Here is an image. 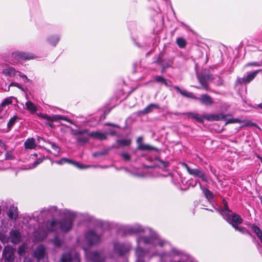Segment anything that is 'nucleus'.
<instances>
[{"instance_id":"27","label":"nucleus","mask_w":262,"mask_h":262,"mask_svg":"<svg viewBox=\"0 0 262 262\" xmlns=\"http://www.w3.org/2000/svg\"><path fill=\"white\" fill-rule=\"evenodd\" d=\"M41 117L48 121L54 122L60 120V115H55L52 116H50L47 114H43L41 115Z\"/></svg>"},{"instance_id":"30","label":"nucleus","mask_w":262,"mask_h":262,"mask_svg":"<svg viewBox=\"0 0 262 262\" xmlns=\"http://www.w3.org/2000/svg\"><path fill=\"white\" fill-rule=\"evenodd\" d=\"M72 257L70 253L63 254L61 258L60 262H72Z\"/></svg>"},{"instance_id":"24","label":"nucleus","mask_w":262,"mask_h":262,"mask_svg":"<svg viewBox=\"0 0 262 262\" xmlns=\"http://www.w3.org/2000/svg\"><path fill=\"white\" fill-rule=\"evenodd\" d=\"M159 108L158 105L151 103L147 106L143 110L140 112L141 114H146L151 112L154 108Z\"/></svg>"},{"instance_id":"26","label":"nucleus","mask_w":262,"mask_h":262,"mask_svg":"<svg viewBox=\"0 0 262 262\" xmlns=\"http://www.w3.org/2000/svg\"><path fill=\"white\" fill-rule=\"evenodd\" d=\"M24 145L26 149H34L36 147L35 140L33 138L27 139L25 142Z\"/></svg>"},{"instance_id":"60","label":"nucleus","mask_w":262,"mask_h":262,"mask_svg":"<svg viewBox=\"0 0 262 262\" xmlns=\"http://www.w3.org/2000/svg\"><path fill=\"white\" fill-rule=\"evenodd\" d=\"M167 67H168V66H163V69H162V72H164L165 69L166 68H167Z\"/></svg>"},{"instance_id":"37","label":"nucleus","mask_w":262,"mask_h":262,"mask_svg":"<svg viewBox=\"0 0 262 262\" xmlns=\"http://www.w3.org/2000/svg\"><path fill=\"white\" fill-rule=\"evenodd\" d=\"M251 228L258 237L261 236L262 231L258 226L253 225Z\"/></svg>"},{"instance_id":"36","label":"nucleus","mask_w":262,"mask_h":262,"mask_svg":"<svg viewBox=\"0 0 262 262\" xmlns=\"http://www.w3.org/2000/svg\"><path fill=\"white\" fill-rule=\"evenodd\" d=\"M203 193L208 200L213 198V194L207 188L202 189Z\"/></svg>"},{"instance_id":"53","label":"nucleus","mask_w":262,"mask_h":262,"mask_svg":"<svg viewBox=\"0 0 262 262\" xmlns=\"http://www.w3.org/2000/svg\"><path fill=\"white\" fill-rule=\"evenodd\" d=\"M160 162L161 164L164 167H166L169 165L168 162L167 161H160Z\"/></svg>"},{"instance_id":"14","label":"nucleus","mask_w":262,"mask_h":262,"mask_svg":"<svg viewBox=\"0 0 262 262\" xmlns=\"http://www.w3.org/2000/svg\"><path fill=\"white\" fill-rule=\"evenodd\" d=\"M56 163L58 164H60V165H62L64 163H68L70 164H72L74 166H75L78 168H80V169L86 168L90 167V166H84L83 165H81L79 163L76 162V161H72V160H71L69 159L66 158H62L60 160L56 161Z\"/></svg>"},{"instance_id":"32","label":"nucleus","mask_w":262,"mask_h":262,"mask_svg":"<svg viewBox=\"0 0 262 262\" xmlns=\"http://www.w3.org/2000/svg\"><path fill=\"white\" fill-rule=\"evenodd\" d=\"M59 40V37L58 36H52L48 39L49 42L53 46H55Z\"/></svg>"},{"instance_id":"31","label":"nucleus","mask_w":262,"mask_h":262,"mask_svg":"<svg viewBox=\"0 0 262 262\" xmlns=\"http://www.w3.org/2000/svg\"><path fill=\"white\" fill-rule=\"evenodd\" d=\"M236 230L242 233L243 234H247L249 235H251L250 233L244 227L241 226H238V225H234L233 227Z\"/></svg>"},{"instance_id":"18","label":"nucleus","mask_w":262,"mask_h":262,"mask_svg":"<svg viewBox=\"0 0 262 262\" xmlns=\"http://www.w3.org/2000/svg\"><path fill=\"white\" fill-rule=\"evenodd\" d=\"M173 88L177 90L178 92H179L183 96L188 98H192L194 99H198V97L194 96L193 94L191 92H187L184 90H181L178 86H173Z\"/></svg>"},{"instance_id":"8","label":"nucleus","mask_w":262,"mask_h":262,"mask_svg":"<svg viewBox=\"0 0 262 262\" xmlns=\"http://www.w3.org/2000/svg\"><path fill=\"white\" fill-rule=\"evenodd\" d=\"M85 239L91 245L97 244L100 241V235L96 234L93 230H90L85 235Z\"/></svg>"},{"instance_id":"50","label":"nucleus","mask_w":262,"mask_h":262,"mask_svg":"<svg viewBox=\"0 0 262 262\" xmlns=\"http://www.w3.org/2000/svg\"><path fill=\"white\" fill-rule=\"evenodd\" d=\"M16 86V87L18 88V89L23 90V89L22 88L21 86L17 82H12L10 84L9 86Z\"/></svg>"},{"instance_id":"9","label":"nucleus","mask_w":262,"mask_h":262,"mask_svg":"<svg viewBox=\"0 0 262 262\" xmlns=\"http://www.w3.org/2000/svg\"><path fill=\"white\" fill-rule=\"evenodd\" d=\"M12 57L18 61L24 60H30L35 58V56L32 53L21 52L13 53Z\"/></svg>"},{"instance_id":"45","label":"nucleus","mask_w":262,"mask_h":262,"mask_svg":"<svg viewBox=\"0 0 262 262\" xmlns=\"http://www.w3.org/2000/svg\"><path fill=\"white\" fill-rule=\"evenodd\" d=\"M246 67L248 66H254V67H260L262 66V60L260 62H249L246 65Z\"/></svg>"},{"instance_id":"5","label":"nucleus","mask_w":262,"mask_h":262,"mask_svg":"<svg viewBox=\"0 0 262 262\" xmlns=\"http://www.w3.org/2000/svg\"><path fill=\"white\" fill-rule=\"evenodd\" d=\"M58 213V210L56 207L55 206H51L47 208L42 209L40 212V215L38 216L37 215H35V213L33 214L34 217L37 218L38 221L39 220V217H43L45 216H55V215Z\"/></svg>"},{"instance_id":"4","label":"nucleus","mask_w":262,"mask_h":262,"mask_svg":"<svg viewBox=\"0 0 262 262\" xmlns=\"http://www.w3.org/2000/svg\"><path fill=\"white\" fill-rule=\"evenodd\" d=\"M223 216L230 224L232 225V227L234 225L241 224L243 222L242 217L239 215L232 212L231 211Z\"/></svg>"},{"instance_id":"29","label":"nucleus","mask_w":262,"mask_h":262,"mask_svg":"<svg viewBox=\"0 0 262 262\" xmlns=\"http://www.w3.org/2000/svg\"><path fill=\"white\" fill-rule=\"evenodd\" d=\"M117 142L118 144V146L117 147H119V146H129L132 140L131 139H120L118 140L117 141Z\"/></svg>"},{"instance_id":"7","label":"nucleus","mask_w":262,"mask_h":262,"mask_svg":"<svg viewBox=\"0 0 262 262\" xmlns=\"http://www.w3.org/2000/svg\"><path fill=\"white\" fill-rule=\"evenodd\" d=\"M141 232L151 233L150 229H144L139 225H135L132 226H128L125 228V234H139Z\"/></svg>"},{"instance_id":"44","label":"nucleus","mask_w":262,"mask_h":262,"mask_svg":"<svg viewBox=\"0 0 262 262\" xmlns=\"http://www.w3.org/2000/svg\"><path fill=\"white\" fill-rule=\"evenodd\" d=\"M52 242L55 246L59 247L61 245L62 241L56 237L52 240Z\"/></svg>"},{"instance_id":"41","label":"nucleus","mask_w":262,"mask_h":262,"mask_svg":"<svg viewBox=\"0 0 262 262\" xmlns=\"http://www.w3.org/2000/svg\"><path fill=\"white\" fill-rule=\"evenodd\" d=\"M14 159V156L12 155L11 151H7L5 155V158L2 159V161L4 160H12Z\"/></svg>"},{"instance_id":"46","label":"nucleus","mask_w":262,"mask_h":262,"mask_svg":"<svg viewBox=\"0 0 262 262\" xmlns=\"http://www.w3.org/2000/svg\"><path fill=\"white\" fill-rule=\"evenodd\" d=\"M110 150V148H108L107 149H105V150H104V151H101V152H95V153L93 154V156L97 157L98 156H102V155H103L105 154H107Z\"/></svg>"},{"instance_id":"34","label":"nucleus","mask_w":262,"mask_h":262,"mask_svg":"<svg viewBox=\"0 0 262 262\" xmlns=\"http://www.w3.org/2000/svg\"><path fill=\"white\" fill-rule=\"evenodd\" d=\"M12 103V98L9 97V98H6L3 101V102L1 103V104L0 105V109L3 110L4 108V107H6V105L11 104Z\"/></svg>"},{"instance_id":"47","label":"nucleus","mask_w":262,"mask_h":262,"mask_svg":"<svg viewBox=\"0 0 262 262\" xmlns=\"http://www.w3.org/2000/svg\"><path fill=\"white\" fill-rule=\"evenodd\" d=\"M121 156L122 157L123 159L126 161H129L130 160V155L125 152H122L121 154Z\"/></svg>"},{"instance_id":"61","label":"nucleus","mask_w":262,"mask_h":262,"mask_svg":"<svg viewBox=\"0 0 262 262\" xmlns=\"http://www.w3.org/2000/svg\"><path fill=\"white\" fill-rule=\"evenodd\" d=\"M260 241V242L262 243V235L261 236L258 237Z\"/></svg>"},{"instance_id":"3","label":"nucleus","mask_w":262,"mask_h":262,"mask_svg":"<svg viewBox=\"0 0 262 262\" xmlns=\"http://www.w3.org/2000/svg\"><path fill=\"white\" fill-rule=\"evenodd\" d=\"M16 255V249L10 245L4 247L2 254V258L4 262H14Z\"/></svg>"},{"instance_id":"40","label":"nucleus","mask_w":262,"mask_h":262,"mask_svg":"<svg viewBox=\"0 0 262 262\" xmlns=\"http://www.w3.org/2000/svg\"><path fill=\"white\" fill-rule=\"evenodd\" d=\"M17 119V116H14L13 117H12L9 120V121L7 124V126L9 128H11L13 125V124L16 121Z\"/></svg>"},{"instance_id":"57","label":"nucleus","mask_w":262,"mask_h":262,"mask_svg":"<svg viewBox=\"0 0 262 262\" xmlns=\"http://www.w3.org/2000/svg\"><path fill=\"white\" fill-rule=\"evenodd\" d=\"M60 120H63L69 122H71L70 120L68 119L65 116L62 115H60Z\"/></svg>"},{"instance_id":"13","label":"nucleus","mask_w":262,"mask_h":262,"mask_svg":"<svg viewBox=\"0 0 262 262\" xmlns=\"http://www.w3.org/2000/svg\"><path fill=\"white\" fill-rule=\"evenodd\" d=\"M9 238L12 243L17 244L20 242L21 236L19 231L17 230H12L10 232Z\"/></svg>"},{"instance_id":"17","label":"nucleus","mask_w":262,"mask_h":262,"mask_svg":"<svg viewBox=\"0 0 262 262\" xmlns=\"http://www.w3.org/2000/svg\"><path fill=\"white\" fill-rule=\"evenodd\" d=\"M198 100L206 106L211 105L213 103L212 98L207 94L202 95Z\"/></svg>"},{"instance_id":"11","label":"nucleus","mask_w":262,"mask_h":262,"mask_svg":"<svg viewBox=\"0 0 262 262\" xmlns=\"http://www.w3.org/2000/svg\"><path fill=\"white\" fill-rule=\"evenodd\" d=\"M130 248L129 245L120 243H115L114 246V252L119 255H122L128 251Z\"/></svg>"},{"instance_id":"43","label":"nucleus","mask_w":262,"mask_h":262,"mask_svg":"<svg viewBox=\"0 0 262 262\" xmlns=\"http://www.w3.org/2000/svg\"><path fill=\"white\" fill-rule=\"evenodd\" d=\"M155 81L158 83H163L165 82V79L161 76H155Z\"/></svg>"},{"instance_id":"6","label":"nucleus","mask_w":262,"mask_h":262,"mask_svg":"<svg viewBox=\"0 0 262 262\" xmlns=\"http://www.w3.org/2000/svg\"><path fill=\"white\" fill-rule=\"evenodd\" d=\"M182 166L185 167L187 172L191 175L193 176L194 177H198L201 178L203 181L206 182L207 181V178L205 175L204 173L201 171L200 169L195 168L192 169L189 167L187 164L183 163H182Z\"/></svg>"},{"instance_id":"15","label":"nucleus","mask_w":262,"mask_h":262,"mask_svg":"<svg viewBox=\"0 0 262 262\" xmlns=\"http://www.w3.org/2000/svg\"><path fill=\"white\" fill-rule=\"evenodd\" d=\"M198 79L202 86V88L205 90H208V82L213 79L211 76L203 75L198 76Z\"/></svg>"},{"instance_id":"25","label":"nucleus","mask_w":262,"mask_h":262,"mask_svg":"<svg viewBox=\"0 0 262 262\" xmlns=\"http://www.w3.org/2000/svg\"><path fill=\"white\" fill-rule=\"evenodd\" d=\"M39 140H42L44 141V139L41 138H38L37 139L38 141H39ZM45 141L46 142L48 143V144H49L50 145H51V147H52V148L53 149V150L54 151V154L55 155H57L58 154V153L60 151V148H59L58 146L56 143H55L54 142H50L49 141H45Z\"/></svg>"},{"instance_id":"64","label":"nucleus","mask_w":262,"mask_h":262,"mask_svg":"<svg viewBox=\"0 0 262 262\" xmlns=\"http://www.w3.org/2000/svg\"><path fill=\"white\" fill-rule=\"evenodd\" d=\"M2 154H3V153H2V152H0V154H1V155H2Z\"/></svg>"},{"instance_id":"62","label":"nucleus","mask_w":262,"mask_h":262,"mask_svg":"<svg viewBox=\"0 0 262 262\" xmlns=\"http://www.w3.org/2000/svg\"><path fill=\"white\" fill-rule=\"evenodd\" d=\"M258 106H259L260 108H262V103H260V104L258 105Z\"/></svg>"},{"instance_id":"21","label":"nucleus","mask_w":262,"mask_h":262,"mask_svg":"<svg viewBox=\"0 0 262 262\" xmlns=\"http://www.w3.org/2000/svg\"><path fill=\"white\" fill-rule=\"evenodd\" d=\"M223 204L224 205V208H216L215 209L216 211L220 212V213L222 215L224 216V215L226 214L229 213V212H231V210L229 209L227 202L226 201L225 199H223L222 201Z\"/></svg>"},{"instance_id":"33","label":"nucleus","mask_w":262,"mask_h":262,"mask_svg":"<svg viewBox=\"0 0 262 262\" xmlns=\"http://www.w3.org/2000/svg\"><path fill=\"white\" fill-rule=\"evenodd\" d=\"M137 149L142 150H155V148L153 147L150 146L147 144H141L140 146H138Z\"/></svg>"},{"instance_id":"12","label":"nucleus","mask_w":262,"mask_h":262,"mask_svg":"<svg viewBox=\"0 0 262 262\" xmlns=\"http://www.w3.org/2000/svg\"><path fill=\"white\" fill-rule=\"evenodd\" d=\"M260 71V70L255 71L253 72L248 74L246 77L243 78H238L237 81L240 83L247 84L250 83L252 80L254 79V78Z\"/></svg>"},{"instance_id":"42","label":"nucleus","mask_w":262,"mask_h":262,"mask_svg":"<svg viewBox=\"0 0 262 262\" xmlns=\"http://www.w3.org/2000/svg\"><path fill=\"white\" fill-rule=\"evenodd\" d=\"M26 247L25 245H22L19 247L17 251V253L19 256H22L25 253Z\"/></svg>"},{"instance_id":"38","label":"nucleus","mask_w":262,"mask_h":262,"mask_svg":"<svg viewBox=\"0 0 262 262\" xmlns=\"http://www.w3.org/2000/svg\"><path fill=\"white\" fill-rule=\"evenodd\" d=\"M77 141L79 143H85L89 141V138L85 136H79L77 138Z\"/></svg>"},{"instance_id":"2","label":"nucleus","mask_w":262,"mask_h":262,"mask_svg":"<svg viewBox=\"0 0 262 262\" xmlns=\"http://www.w3.org/2000/svg\"><path fill=\"white\" fill-rule=\"evenodd\" d=\"M144 244H151L154 246L159 245L162 247L166 245L167 243L161 239L158 235L155 233L151 234L150 237H140L137 240L138 247L136 250V255L137 257V262H144L143 261V257L145 255V252L140 246L142 242Z\"/></svg>"},{"instance_id":"63","label":"nucleus","mask_w":262,"mask_h":262,"mask_svg":"<svg viewBox=\"0 0 262 262\" xmlns=\"http://www.w3.org/2000/svg\"><path fill=\"white\" fill-rule=\"evenodd\" d=\"M196 184H197V182H195V183L194 185V186H193V187H194V186H195Z\"/></svg>"},{"instance_id":"51","label":"nucleus","mask_w":262,"mask_h":262,"mask_svg":"<svg viewBox=\"0 0 262 262\" xmlns=\"http://www.w3.org/2000/svg\"><path fill=\"white\" fill-rule=\"evenodd\" d=\"M73 260H75V262H80L79 255L78 253L75 254Z\"/></svg>"},{"instance_id":"23","label":"nucleus","mask_w":262,"mask_h":262,"mask_svg":"<svg viewBox=\"0 0 262 262\" xmlns=\"http://www.w3.org/2000/svg\"><path fill=\"white\" fill-rule=\"evenodd\" d=\"M187 116L188 118L194 119L200 123H202L204 121V119H205L204 116H201L197 113H189L187 114Z\"/></svg>"},{"instance_id":"10","label":"nucleus","mask_w":262,"mask_h":262,"mask_svg":"<svg viewBox=\"0 0 262 262\" xmlns=\"http://www.w3.org/2000/svg\"><path fill=\"white\" fill-rule=\"evenodd\" d=\"M46 254L47 253L46 247L42 245H40L35 249L33 251V255L38 262L41 259H43Z\"/></svg>"},{"instance_id":"52","label":"nucleus","mask_w":262,"mask_h":262,"mask_svg":"<svg viewBox=\"0 0 262 262\" xmlns=\"http://www.w3.org/2000/svg\"><path fill=\"white\" fill-rule=\"evenodd\" d=\"M19 75L20 77H21L23 79H25L24 81L25 82H26L27 81H30V79L28 78V77L25 75H21L20 74V73H19Z\"/></svg>"},{"instance_id":"19","label":"nucleus","mask_w":262,"mask_h":262,"mask_svg":"<svg viewBox=\"0 0 262 262\" xmlns=\"http://www.w3.org/2000/svg\"><path fill=\"white\" fill-rule=\"evenodd\" d=\"M7 214L10 219L15 221L18 217L17 207L13 206H11L8 210Z\"/></svg>"},{"instance_id":"35","label":"nucleus","mask_w":262,"mask_h":262,"mask_svg":"<svg viewBox=\"0 0 262 262\" xmlns=\"http://www.w3.org/2000/svg\"><path fill=\"white\" fill-rule=\"evenodd\" d=\"M3 73L6 75L14 76L15 73V70L13 68H9L4 69Z\"/></svg>"},{"instance_id":"48","label":"nucleus","mask_w":262,"mask_h":262,"mask_svg":"<svg viewBox=\"0 0 262 262\" xmlns=\"http://www.w3.org/2000/svg\"><path fill=\"white\" fill-rule=\"evenodd\" d=\"M240 122V120L238 119H231L227 121V123H233Z\"/></svg>"},{"instance_id":"16","label":"nucleus","mask_w":262,"mask_h":262,"mask_svg":"<svg viewBox=\"0 0 262 262\" xmlns=\"http://www.w3.org/2000/svg\"><path fill=\"white\" fill-rule=\"evenodd\" d=\"M205 118L208 121H219L225 119V116L223 114H206L204 115Z\"/></svg>"},{"instance_id":"1","label":"nucleus","mask_w":262,"mask_h":262,"mask_svg":"<svg viewBox=\"0 0 262 262\" xmlns=\"http://www.w3.org/2000/svg\"><path fill=\"white\" fill-rule=\"evenodd\" d=\"M75 217V213L69 212L68 216L60 221L54 219L50 222H48L46 224L45 228L40 232L36 231L34 236L37 239L42 241L47 237L48 232L56 231L58 229L62 232H68L72 228L73 222Z\"/></svg>"},{"instance_id":"49","label":"nucleus","mask_w":262,"mask_h":262,"mask_svg":"<svg viewBox=\"0 0 262 262\" xmlns=\"http://www.w3.org/2000/svg\"><path fill=\"white\" fill-rule=\"evenodd\" d=\"M87 132H88V130L84 129V130L76 132L74 133L73 134L74 135H81L85 133H86Z\"/></svg>"},{"instance_id":"39","label":"nucleus","mask_w":262,"mask_h":262,"mask_svg":"<svg viewBox=\"0 0 262 262\" xmlns=\"http://www.w3.org/2000/svg\"><path fill=\"white\" fill-rule=\"evenodd\" d=\"M177 43L180 48H184L186 46V41L182 38H179L177 39Z\"/></svg>"},{"instance_id":"54","label":"nucleus","mask_w":262,"mask_h":262,"mask_svg":"<svg viewBox=\"0 0 262 262\" xmlns=\"http://www.w3.org/2000/svg\"><path fill=\"white\" fill-rule=\"evenodd\" d=\"M142 137H139L137 139V143L138 144V146H140L141 144H143L142 143Z\"/></svg>"},{"instance_id":"28","label":"nucleus","mask_w":262,"mask_h":262,"mask_svg":"<svg viewBox=\"0 0 262 262\" xmlns=\"http://www.w3.org/2000/svg\"><path fill=\"white\" fill-rule=\"evenodd\" d=\"M26 108L31 113H34L37 111V108L35 105L30 101L26 102Z\"/></svg>"},{"instance_id":"22","label":"nucleus","mask_w":262,"mask_h":262,"mask_svg":"<svg viewBox=\"0 0 262 262\" xmlns=\"http://www.w3.org/2000/svg\"><path fill=\"white\" fill-rule=\"evenodd\" d=\"M91 259L93 262H102L104 259L101 253L98 251L93 252L91 254Z\"/></svg>"},{"instance_id":"55","label":"nucleus","mask_w":262,"mask_h":262,"mask_svg":"<svg viewBox=\"0 0 262 262\" xmlns=\"http://www.w3.org/2000/svg\"><path fill=\"white\" fill-rule=\"evenodd\" d=\"M163 84L167 87L172 86L171 82L170 81H168L166 79L165 80V82H164Z\"/></svg>"},{"instance_id":"58","label":"nucleus","mask_w":262,"mask_h":262,"mask_svg":"<svg viewBox=\"0 0 262 262\" xmlns=\"http://www.w3.org/2000/svg\"><path fill=\"white\" fill-rule=\"evenodd\" d=\"M41 161H39V160H37L36 161H35L34 162V163L33 164V166L31 167L32 168H34L35 167H36L37 165H38Z\"/></svg>"},{"instance_id":"20","label":"nucleus","mask_w":262,"mask_h":262,"mask_svg":"<svg viewBox=\"0 0 262 262\" xmlns=\"http://www.w3.org/2000/svg\"><path fill=\"white\" fill-rule=\"evenodd\" d=\"M89 135L90 137L96 139L100 140L106 139V134L99 132H91Z\"/></svg>"},{"instance_id":"59","label":"nucleus","mask_w":262,"mask_h":262,"mask_svg":"<svg viewBox=\"0 0 262 262\" xmlns=\"http://www.w3.org/2000/svg\"><path fill=\"white\" fill-rule=\"evenodd\" d=\"M107 125H108V126H115L116 125L113 123H107Z\"/></svg>"},{"instance_id":"56","label":"nucleus","mask_w":262,"mask_h":262,"mask_svg":"<svg viewBox=\"0 0 262 262\" xmlns=\"http://www.w3.org/2000/svg\"><path fill=\"white\" fill-rule=\"evenodd\" d=\"M23 262H32V260L30 257H25Z\"/></svg>"}]
</instances>
